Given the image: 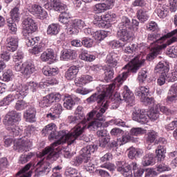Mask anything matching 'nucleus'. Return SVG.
Masks as SVG:
<instances>
[{"instance_id": "obj_25", "label": "nucleus", "mask_w": 177, "mask_h": 177, "mask_svg": "<svg viewBox=\"0 0 177 177\" xmlns=\"http://www.w3.org/2000/svg\"><path fill=\"white\" fill-rule=\"evenodd\" d=\"M40 60L41 62H48L50 64L55 63V52L52 48H48L46 51L43 52L40 56Z\"/></svg>"}, {"instance_id": "obj_55", "label": "nucleus", "mask_w": 177, "mask_h": 177, "mask_svg": "<svg viewBox=\"0 0 177 177\" xmlns=\"http://www.w3.org/2000/svg\"><path fill=\"white\" fill-rule=\"evenodd\" d=\"M43 86L45 88L50 86V85H57L59 84V78L57 77H50L47 80H42Z\"/></svg>"}, {"instance_id": "obj_53", "label": "nucleus", "mask_w": 177, "mask_h": 177, "mask_svg": "<svg viewBox=\"0 0 177 177\" xmlns=\"http://www.w3.org/2000/svg\"><path fill=\"white\" fill-rule=\"evenodd\" d=\"M13 96L15 97V94H8L4 98L0 100V106L3 107L5 106H9L14 100Z\"/></svg>"}, {"instance_id": "obj_12", "label": "nucleus", "mask_w": 177, "mask_h": 177, "mask_svg": "<svg viewBox=\"0 0 177 177\" xmlns=\"http://www.w3.org/2000/svg\"><path fill=\"white\" fill-rule=\"evenodd\" d=\"M135 161L127 163L125 160H119L116 162V169L118 172L123 174L124 177H132V170Z\"/></svg>"}, {"instance_id": "obj_60", "label": "nucleus", "mask_w": 177, "mask_h": 177, "mask_svg": "<svg viewBox=\"0 0 177 177\" xmlns=\"http://www.w3.org/2000/svg\"><path fill=\"white\" fill-rule=\"evenodd\" d=\"M71 24L73 25L79 30H81L85 27V21L80 19H71Z\"/></svg>"}, {"instance_id": "obj_64", "label": "nucleus", "mask_w": 177, "mask_h": 177, "mask_svg": "<svg viewBox=\"0 0 177 177\" xmlns=\"http://www.w3.org/2000/svg\"><path fill=\"white\" fill-rule=\"evenodd\" d=\"M166 55L169 57H177V46H172L167 48Z\"/></svg>"}, {"instance_id": "obj_27", "label": "nucleus", "mask_w": 177, "mask_h": 177, "mask_svg": "<svg viewBox=\"0 0 177 177\" xmlns=\"http://www.w3.org/2000/svg\"><path fill=\"white\" fill-rule=\"evenodd\" d=\"M122 96L127 102V103H129V106H133L135 104V96H133V93L129 90V88L128 86H124V91L122 93Z\"/></svg>"}, {"instance_id": "obj_49", "label": "nucleus", "mask_w": 177, "mask_h": 177, "mask_svg": "<svg viewBox=\"0 0 177 177\" xmlns=\"http://www.w3.org/2000/svg\"><path fill=\"white\" fill-rule=\"evenodd\" d=\"M20 8V4H17L13 9L10 11L11 21H19V17L20 12H19Z\"/></svg>"}, {"instance_id": "obj_41", "label": "nucleus", "mask_w": 177, "mask_h": 177, "mask_svg": "<svg viewBox=\"0 0 177 177\" xmlns=\"http://www.w3.org/2000/svg\"><path fill=\"white\" fill-rule=\"evenodd\" d=\"M156 13H157L158 17H160V19H165V17H167V16H168V8H167V6H158L156 10H155Z\"/></svg>"}, {"instance_id": "obj_51", "label": "nucleus", "mask_w": 177, "mask_h": 177, "mask_svg": "<svg viewBox=\"0 0 177 177\" xmlns=\"http://www.w3.org/2000/svg\"><path fill=\"white\" fill-rule=\"evenodd\" d=\"M115 17H117V15L111 12H109L108 13L101 16V19L108 23L109 26L112 21H114V19H115Z\"/></svg>"}, {"instance_id": "obj_35", "label": "nucleus", "mask_w": 177, "mask_h": 177, "mask_svg": "<svg viewBox=\"0 0 177 177\" xmlns=\"http://www.w3.org/2000/svg\"><path fill=\"white\" fill-rule=\"evenodd\" d=\"M79 57L81 59V60H84V62H93L95 59H96V57L91 53H88V50L82 49V50L80 52Z\"/></svg>"}, {"instance_id": "obj_39", "label": "nucleus", "mask_w": 177, "mask_h": 177, "mask_svg": "<svg viewBox=\"0 0 177 177\" xmlns=\"http://www.w3.org/2000/svg\"><path fill=\"white\" fill-rule=\"evenodd\" d=\"M25 37V44L28 48L31 46H34L37 45V44H39L41 42V37H32L31 35L30 36H24Z\"/></svg>"}, {"instance_id": "obj_31", "label": "nucleus", "mask_w": 177, "mask_h": 177, "mask_svg": "<svg viewBox=\"0 0 177 177\" xmlns=\"http://www.w3.org/2000/svg\"><path fill=\"white\" fill-rule=\"evenodd\" d=\"M80 72V68L77 66H72L68 68L65 73L66 80L71 81L74 78H77V75Z\"/></svg>"}, {"instance_id": "obj_8", "label": "nucleus", "mask_w": 177, "mask_h": 177, "mask_svg": "<svg viewBox=\"0 0 177 177\" xmlns=\"http://www.w3.org/2000/svg\"><path fill=\"white\" fill-rule=\"evenodd\" d=\"M97 150V145L92 143L91 145H87L84 147L80 151V155L75 157L71 161V164L73 167H80L81 164H84V170L86 171L85 169V165L91 162V154L95 152Z\"/></svg>"}, {"instance_id": "obj_15", "label": "nucleus", "mask_w": 177, "mask_h": 177, "mask_svg": "<svg viewBox=\"0 0 177 177\" xmlns=\"http://www.w3.org/2000/svg\"><path fill=\"white\" fill-rule=\"evenodd\" d=\"M132 119L133 121H136L141 125H145L149 122V118H147V113L146 111L141 109L135 110L132 113Z\"/></svg>"}, {"instance_id": "obj_7", "label": "nucleus", "mask_w": 177, "mask_h": 177, "mask_svg": "<svg viewBox=\"0 0 177 177\" xmlns=\"http://www.w3.org/2000/svg\"><path fill=\"white\" fill-rule=\"evenodd\" d=\"M146 62V59H136L133 61V64L131 65H125L123 67L124 70H127V71L123 72L122 74H120L118 76H117L113 82H112L113 85H115V87H116V89L120 88L122 84H124V81H126L128 78V76L129 75V73H133V74H136L138 73V71L145 64V62Z\"/></svg>"}, {"instance_id": "obj_36", "label": "nucleus", "mask_w": 177, "mask_h": 177, "mask_svg": "<svg viewBox=\"0 0 177 177\" xmlns=\"http://www.w3.org/2000/svg\"><path fill=\"white\" fill-rule=\"evenodd\" d=\"M143 154V151L140 149L130 148L128 152V157L130 160L140 158Z\"/></svg>"}, {"instance_id": "obj_16", "label": "nucleus", "mask_w": 177, "mask_h": 177, "mask_svg": "<svg viewBox=\"0 0 177 177\" xmlns=\"http://www.w3.org/2000/svg\"><path fill=\"white\" fill-rule=\"evenodd\" d=\"M63 113V106L62 104L57 103L50 108V112L46 114V118L49 120H57L60 118V115Z\"/></svg>"}, {"instance_id": "obj_50", "label": "nucleus", "mask_w": 177, "mask_h": 177, "mask_svg": "<svg viewBox=\"0 0 177 177\" xmlns=\"http://www.w3.org/2000/svg\"><path fill=\"white\" fill-rule=\"evenodd\" d=\"M146 169L139 167V165L136 162L133 165V172L134 177H141L143 174H145V171Z\"/></svg>"}, {"instance_id": "obj_57", "label": "nucleus", "mask_w": 177, "mask_h": 177, "mask_svg": "<svg viewBox=\"0 0 177 177\" xmlns=\"http://www.w3.org/2000/svg\"><path fill=\"white\" fill-rule=\"evenodd\" d=\"M93 10L96 14L99 13H103L106 12V10H108L104 6V4L103 3H97L94 6L93 8Z\"/></svg>"}, {"instance_id": "obj_1", "label": "nucleus", "mask_w": 177, "mask_h": 177, "mask_svg": "<svg viewBox=\"0 0 177 177\" xmlns=\"http://www.w3.org/2000/svg\"><path fill=\"white\" fill-rule=\"evenodd\" d=\"M56 124L55 123H50L46 125L41 130L42 136H48L49 140L56 139L57 141L53 142L50 147H46L42 153L44 156L47 155V160L50 161H56L57 158L60 157V149H59V145H62L68 142L70 145L74 143L75 139H84L88 140L87 137H80L82 131L80 129V127H76L73 131L70 134H67V131L62 130L60 131H56Z\"/></svg>"}, {"instance_id": "obj_4", "label": "nucleus", "mask_w": 177, "mask_h": 177, "mask_svg": "<svg viewBox=\"0 0 177 177\" xmlns=\"http://www.w3.org/2000/svg\"><path fill=\"white\" fill-rule=\"evenodd\" d=\"M19 121H21V113L12 110L6 115L3 123L9 131L10 136L15 138L19 136L21 139V138H31L34 127L28 126L23 133V128L16 126Z\"/></svg>"}, {"instance_id": "obj_28", "label": "nucleus", "mask_w": 177, "mask_h": 177, "mask_svg": "<svg viewBox=\"0 0 177 177\" xmlns=\"http://www.w3.org/2000/svg\"><path fill=\"white\" fill-rule=\"evenodd\" d=\"M177 100V83L173 84L167 93L166 102L167 103H175Z\"/></svg>"}, {"instance_id": "obj_23", "label": "nucleus", "mask_w": 177, "mask_h": 177, "mask_svg": "<svg viewBox=\"0 0 177 177\" xmlns=\"http://www.w3.org/2000/svg\"><path fill=\"white\" fill-rule=\"evenodd\" d=\"M7 50L15 52L19 47V39L15 36H8L6 41Z\"/></svg>"}, {"instance_id": "obj_22", "label": "nucleus", "mask_w": 177, "mask_h": 177, "mask_svg": "<svg viewBox=\"0 0 177 177\" xmlns=\"http://www.w3.org/2000/svg\"><path fill=\"white\" fill-rule=\"evenodd\" d=\"M117 37L123 44L132 41V32L129 29H119L117 32Z\"/></svg>"}, {"instance_id": "obj_46", "label": "nucleus", "mask_w": 177, "mask_h": 177, "mask_svg": "<svg viewBox=\"0 0 177 177\" xmlns=\"http://www.w3.org/2000/svg\"><path fill=\"white\" fill-rule=\"evenodd\" d=\"M136 16L140 23H145L149 20V15L145 9H140L136 12Z\"/></svg>"}, {"instance_id": "obj_45", "label": "nucleus", "mask_w": 177, "mask_h": 177, "mask_svg": "<svg viewBox=\"0 0 177 177\" xmlns=\"http://www.w3.org/2000/svg\"><path fill=\"white\" fill-rule=\"evenodd\" d=\"M64 175L66 177H82L81 172L75 168L68 167L66 169Z\"/></svg>"}, {"instance_id": "obj_2", "label": "nucleus", "mask_w": 177, "mask_h": 177, "mask_svg": "<svg viewBox=\"0 0 177 177\" xmlns=\"http://www.w3.org/2000/svg\"><path fill=\"white\" fill-rule=\"evenodd\" d=\"M117 89V87L113 83L106 86L102 85L97 87V92L93 93L90 97L86 98V102L89 104L97 102V106H100L98 112L95 111V118L94 122H93L88 127H102L103 122L106 121V119L103 116V114L106 113V110L109 109V102L106 101V97H111L114 95V90Z\"/></svg>"}, {"instance_id": "obj_3", "label": "nucleus", "mask_w": 177, "mask_h": 177, "mask_svg": "<svg viewBox=\"0 0 177 177\" xmlns=\"http://www.w3.org/2000/svg\"><path fill=\"white\" fill-rule=\"evenodd\" d=\"M177 41V30L165 35L151 33L148 35V42H150L151 52L147 55V60H154L162 49Z\"/></svg>"}, {"instance_id": "obj_44", "label": "nucleus", "mask_w": 177, "mask_h": 177, "mask_svg": "<svg viewBox=\"0 0 177 177\" xmlns=\"http://www.w3.org/2000/svg\"><path fill=\"white\" fill-rule=\"evenodd\" d=\"M155 109L158 110V111L159 112L160 111L161 113H162L163 114H165L166 115H171L174 113H176V110H171L169 108L164 105H161L160 104H158L156 105Z\"/></svg>"}, {"instance_id": "obj_62", "label": "nucleus", "mask_w": 177, "mask_h": 177, "mask_svg": "<svg viewBox=\"0 0 177 177\" xmlns=\"http://www.w3.org/2000/svg\"><path fill=\"white\" fill-rule=\"evenodd\" d=\"M22 100L23 99H19L15 104V109L18 111H21V110H25V109L28 107V104Z\"/></svg>"}, {"instance_id": "obj_58", "label": "nucleus", "mask_w": 177, "mask_h": 177, "mask_svg": "<svg viewBox=\"0 0 177 177\" xmlns=\"http://www.w3.org/2000/svg\"><path fill=\"white\" fill-rule=\"evenodd\" d=\"M147 74H149V72L146 69H142L139 73H138V82L140 84H143L145 81L147 79Z\"/></svg>"}, {"instance_id": "obj_47", "label": "nucleus", "mask_w": 177, "mask_h": 177, "mask_svg": "<svg viewBox=\"0 0 177 177\" xmlns=\"http://www.w3.org/2000/svg\"><path fill=\"white\" fill-rule=\"evenodd\" d=\"M109 32L105 30H97L93 32V37L96 41H103L104 38H106Z\"/></svg>"}, {"instance_id": "obj_11", "label": "nucleus", "mask_w": 177, "mask_h": 177, "mask_svg": "<svg viewBox=\"0 0 177 177\" xmlns=\"http://www.w3.org/2000/svg\"><path fill=\"white\" fill-rule=\"evenodd\" d=\"M38 30V25L31 17L25 18L22 21V35L30 37Z\"/></svg>"}, {"instance_id": "obj_20", "label": "nucleus", "mask_w": 177, "mask_h": 177, "mask_svg": "<svg viewBox=\"0 0 177 177\" xmlns=\"http://www.w3.org/2000/svg\"><path fill=\"white\" fill-rule=\"evenodd\" d=\"M84 168L86 172H89L90 174H97L101 177H110V173L104 169H97L95 167V165L92 162H89L88 164L84 166Z\"/></svg>"}, {"instance_id": "obj_17", "label": "nucleus", "mask_w": 177, "mask_h": 177, "mask_svg": "<svg viewBox=\"0 0 177 177\" xmlns=\"http://www.w3.org/2000/svg\"><path fill=\"white\" fill-rule=\"evenodd\" d=\"M47 10H55V12L62 11L66 8V4L58 2L57 0H48L44 5Z\"/></svg>"}, {"instance_id": "obj_61", "label": "nucleus", "mask_w": 177, "mask_h": 177, "mask_svg": "<svg viewBox=\"0 0 177 177\" xmlns=\"http://www.w3.org/2000/svg\"><path fill=\"white\" fill-rule=\"evenodd\" d=\"M45 50V46H42L41 44V42H39V44H36L34 45V47L32 49V55H39V53H41V52H44Z\"/></svg>"}, {"instance_id": "obj_37", "label": "nucleus", "mask_w": 177, "mask_h": 177, "mask_svg": "<svg viewBox=\"0 0 177 177\" xmlns=\"http://www.w3.org/2000/svg\"><path fill=\"white\" fill-rule=\"evenodd\" d=\"M169 71V65L164 64L162 62H160L154 69L155 73H159L160 74H166Z\"/></svg>"}, {"instance_id": "obj_32", "label": "nucleus", "mask_w": 177, "mask_h": 177, "mask_svg": "<svg viewBox=\"0 0 177 177\" xmlns=\"http://www.w3.org/2000/svg\"><path fill=\"white\" fill-rule=\"evenodd\" d=\"M136 96H138L140 99H143L144 97H147L150 95V89L149 86H140L135 90Z\"/></svg>"}, {"instance_id": "obj_6", "label": "nucleus", "mask_w": 177, "mask_h": 177, "mask_svg": "<svg viewBox=\"0 0 177 177\" xmlns=\"http://www.w3.org/2000/svg\"><path fill=\"white\" fill-rule=\"evenodd\" d=\"M38 89H44V83L42 80L38 83L37 82L30 81L26 84H12L11 91L15 92L14 95L15 99H24L28 95L29 91L30 92H37Z\"/></svg>"}, {"instance_id": "obj_26", "label": "nucleus", "mask_w": 177, "mask_h": 177, "mask_svg": "<svg viewBox=\"0 0 177 177\" xmlns=\"http://www.w3.org/2000/svg\"><path fill=\"white\" fill-rule=\"evenodd\" d=\"M119 61L120 55L113 52L108 54L106 58V63L108 64L109 67H111V68L117 67Z\"/></svg>"}, {"instance_id": "obj_5", "label": "nucleus", "mask_w": 177, "mask_h": 177, "mask_svg": "<svg viewBox=\"0 0 177 177\" xmlns=\"http://www.w3.org/2000/svg\"><path fill=\"white\" fill-rule=\"evenodd\" d=\"M96 114V112L95 111H91L88 113V114H87L86 116V119H83L81 117L75 115H71L68 117V120L69 124H77V125L72 129L71 132H68L66 131V133L68 135H71V133H73V132H74V129H75V128H78L79 129H80L82 131L81 133L79 135V138H87V139H88V140H86L84 138H76L74 140V143H75V140H82V142H83V144L85 145V143H88V142H91V138H89V136H86V134H84V132L85 131V129H89L91 128V129H92V128H93V129H96L97 128H100L101 127H97V126H93L92 124H93V122H95V120H93V118H95V115ZM91 120H93L92 121H91ZM89 125H91L89 127Z\"/></svg>"}, {"instance_id": "obj_9", "label": "nucleus", "mask_w": 177, "mask_h": 177, "mask_svg": "<svg viewBox=\"0 0 177 177\" xmlns=\"http://www.w3.org/2000/svg\"><path fill=\"white\" fill-rule=\"evenodd\" d=\"M165 158V148L162 146H158L156 149V155L152 153H147L142 158V165L149 167L154 165L156 162H161Z\"/></svg>"}, {"instance_id": "obj_63", "label": "nucleus", "mask_w": 177, "mask_h": 177, "mask_svg": "<svg viewBox=\"0 0 177 177\" xmlns=\"http://www.w3.org/2000/svg\"><path fill=\"white\" fill-rule=\"evenodd\" d=\"M109 45L112 49H118L120 48H124L125 43L120 42V40H112L109 41Z\"/></svg>"}, {"instance_id": "obj_30", "label": "nucleus", "mask_w": 177, "mask_h": 177, "mask_svg": "<svg viewBox=\"0 0 177 177\" xmlns=\"http://www.w3.org/2000/svg\"><path fill=\"white\" fill-rule=\"evenodd\" d=\"M34 165L32 163L29 162L28 163L25 167H24L22 169H21L17 174L16 176L19 177H31L32 175V171L30 170L31 167H32Z\"/></svg>"}, {"instance_id": "obj_34", "label": "nucleus", "mask_w": 177, "mask_h": 177, "mask_svg": "<svg viewBox=\"0 0 177 177\" xmlns=\"http://www.w3.org/2000/svg\"><path fill=\"white\" fill-rule=\"evenodd\" d=\"M47 35L56 37L60 32V26L57 24H51L47 28Z\"/></svg>"}, {"instance_id": "obj_14", "label": "nucleus", "mask_w": 177, "mask_h": 177, "mask_svg": "<svg viewBox=\"0 0 177 177\" xmlns=\"http://www.w3.org/2000/svg\"><path fill=\"white\" fill-rule=\"evenodd\" d=\"M14 149L18 151L19 153L29 151L32 149V140L26 138V140L18 141L14 145Z\"/></svg>"}, {"instance_id": "obj_59", "label": "nucleus", "mask_w": 177, "mask_h": 177, "mask_svg": "<svg viewBox=\"0 0 177 177\" xmlns=\"http://www.w3.org/2000/svg\"><path fill=\"white\" fill-rule=\"evenodd\" d=\"M165 76L167 82H175V81H177V71L174 72H167Z\"/></svg>"}, {"instance_id": "obj_38", "label": "nucleus", "mask_w": 177, "mask_h": 177, "mask_svg": "<svg viewBox=\"0 0 177 177\" xmlns=\"http://www.w3.org/2000/svg\"><path fill=\"white\" fill-rule=\"evenodd\" d=\"M93 81V77L89 75H82L81 77L75 79V82L79 85H86Z\"/></svg>"}, {"instance_id": "obj_24", "label": "nucleus", "mask_w": 177, "mask_h": 177, "mask_svg": "<svg viewBox=\"0 0 177 177\" xmlns=\"http://www.w3.org/2000/svg\"><path fill=\"white\" fill-rule=\"evenodd\" d=\"M57 12L61 13L59 16V23H62V24H68V23L71 24V14H70V11H68L67 5H66L64 10Z\"/></svg>"}, {"instance_id": "obj_56", "label": "nucleus", "mask_w": 177, "mask_h": 177, "mask_svg": "<svg viewBox=\"0 0 177 177\" xmlns=\"http://www.w3.org/2000/svg\"><path fill=\"white\" fill-rule=\"evenodd\" d=\"M64 100V102L63 104V106L66 110H73V107L75 106L74 102H73V100L71 97H66L65 99H63Z\"/></svg>"}, {"instance_id": "obj_48", "label": "nucleus", "mask_w": 177, "mask_h": 177, "mask_svg": "<svg viewBox=\"0 0 177 177\" xmlns=\"http://www.w3.org/2000/svg\"><path fill=\"white\" fill-rule=\"evenodd\" d=\"M33 157H35V152H29L28 153H25L24 155H21L19 157V164H26V162H28L31 158Z\"/></svg>"}, {"instance_id": "obj_29", "label": "nucleus", "mask_w": 177, "mask_h": 177, "mask_svg": "<svg viewBox=\"0 0 177 177\" xmlns=\"http://www.w3.org/2000/svg\"><path fill=\"white\" fill-rule=\"evenodd\" d=\"M77 57V53L74 50L63 49L60 53V60L68 62Z\"/></svg>"}, {"instance_id": "obj_19", "label": "nucleus", "mask_w": 177, "mask_h": 177, "mask_svg": "<svg viewBox=\"0 0 177 177\" xmlns=\"http://www.w3.org/2000/svg\"><path fill=\"white\" fill-rule=\"evenodd\" d=\"M113 159V154L111 153H106L104 155L100 160L102 168H106L110 172H113L114 171V165L110 163V160Z\"/></svg>"}, {"instance_id": "obj_10", "label": "nucleus", "mask_w": 177, "mask_h": 177, "mask_svg": "<svg viewBox=\"0 0 177 177\" xmlns=\"http://www.w3.org/2000/svg\"><path fill=\"white\" fill-rule=\"evenodd\" d=\"M14 69L17 73L23 74L25 77H30L31 74H34L37 71L35 63L31 59H28L22 64L16 63Z\"/></svg>"}, {"instance_id": "obj_33", "label": "nucleus", "mask_w": 177, "mask_h": 177, "mask_svg": "<svg viewBox=\"0 0 177 177\" xmlns=\"http://www.w3.org/2000/svg\"><path fill=\"white\" fill-rule=\"evenodd\" d=\"M42 73L46 77H56L59 74L57 67L44 66L42 68Z\"/></svg>"}, {"instance_id": "obj_18", "label": "nucleus", "mask_w": 177, "mask_h": 177, "mask_svg": "<svg viewBox=\"0 0 177 177\" xmlns=\"http://www.w3.org/2000/svg\"><path fill=\"white\" fill-rule=\"evenodd\" d=\"M52 169L50 163L45 162L44 160H41L36 164V171L39 175H48Z\"/></svg>"}, {"instance_id": "obj_40", "label": "nucleus", "mask_w": 177, "mask_h": 177, "mask_svg": "<svg viewBox=\"0 0 177 177\" xmlns=\"http://www.w3.org/2000/svg\"><path fill=\"white\" fill-rule=\"evenodd\" d=\"M157 138H158V133L154 130H150L147 135L146 142L150 145L157 142Z\"/></svg>"}, {"instance_id": "obj_42", "label": "nucleus", "mask_w": 177, "mask_h": 177, "mask_svg": "<svg viewBox=\"0 0 177 177\" xmlns=\"http://www.w3.org/2000/svg\"><path fill=\"white\" fill-rule=\"evenodd\" d=\"M103 82H111L113 78H114V70L113 68H105L104 74L103 75Z\"/></svg>"}, {"instance_id": "obj_21", "label": "nucleus", "mask_w": 177, "mask_h": 177, "mask_svg": "<svg viewBox=\"0 0 177 177\" xmlns=\"http://www.w3.org/2000/svg\"><path fill=\"white\" fill-rule=\"evenodd\" d=\"M37 109L33 106H29L24 113V118L26 122H35L37 121Z\"/></svg>"}, {"instance_id": "obj_13", "label": "nucleus", "mask_w": 177, "mask_h": 177, "mask_svg": "<svg viewBox=\"0 0 177 177\" xmlns=\"http://www.w3.org/2000/svg\"><path fill=\"white\" fill-rule=\"evenodd\" d=\"M60 100H62V95L60 93H50L39 101V106L41 109H46L47 107H50L55 102H60Z\"/></svg>"}, {"instance_id": "obj_54", "label": "nucleus", "mask_w": 177, "mask_h": 177, "mask_svg": "<svg viewBox=\"0 0 177 177\" xmlns=\"http://www.w3.org/2000/svg\"><path fill=\"white\" fill-rule=\"evenodd\" d=\"M41 8V6L38 4H30L28 6L27 10L30 12V15H32L35 17L38 14V12H39Z\"/></svg>"}, {"instance_id": "obj_52", "label": "nucleus", "mask_w": 177, "mask_h": 177, "mask_svg": "<svg viewBox=\"0 0 177 177\" xmlns=\"http://www.w3.org/2000/svg\"><path fill=\"white\" fill-rule=\"evenodd\" d=\"M93 44H95L93 39L85 37H82V46L89 49L93 46Z\"/></svg>"}, {"instance_id": "obj_43", "label": "nucleus", "mask_w": 177, "mask_h": 177, "mask_svg": "<svg viewBox=\"0 0 177 177\" xmlns=\"http://www.w3.org/2000/svg\"><path fill=\"white\" fill-rule=\"evenodd\" d=\"M118 27L119 29L131 30V19L127 16H122Z\"/></svg>"}]
</instances>
